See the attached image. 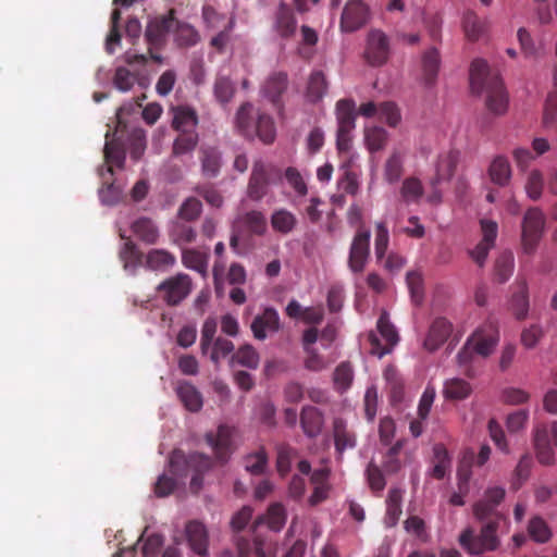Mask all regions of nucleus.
<instances>
[{
  "label": "nucleus",
  "instance_id": "1",
  "mask_svg": "<svg viewBox=\"0 0 557 557\" xmlns=\"http://www.w3.org/2000/svg\"><path fill=\"white\" fill-rule=\"evenodd\" d=\"M470 87L472 92H485V106L495 114H504L508 109L509 96L497 73H492L486 61L475 59L470 66Z\"/></svg>",
  "mask_w": 557,
  "mask_h": 557
},
{
  "label": "nucleus",
  "instance_id": "2",
  "mask_svg": "<svg viewBox=\"0 0 557 557\" xmlns=\"http://www.w3.org/2000/svg\"><path fill=\"white\" fill-rule=\"evenodd\" d=\"M498 341V330L492 322L484 324L467 338L456 356L457 364L467 377L473 379L476 374L473 367L475 358L484 359L491 356Z\"/></svg>",
  "mask_w": 557,
  "mask_h": 557
},
{
  "label": "nucleus",
  "instance_id": "3",
  "mask_svg": "<svg viewBox=\"0 0 557 557\" xmlns=\"http://www.w3.org/2000/svg\"><path fill=\"white\" fill-rule=\"evenodd\" d=\"M236 127L246 138L258 137L265 145L272 144L276 137L272 116L256 109L250 102L243 103L237 110Z\"/></svg>",
  "mask_w": 557,
  "mask_h": 557
},
{
  "label": "nucleus",
  "instance_id": "4",
  "mask_svg": "<svg viewBox=\"0 0 557 557\" xmlns=\"http://www.w3.org/2000/svg\"><path fill=\"white\" fill-rule=\"evenodd\" d=\"M507 523L503 515H496L495 518L482 523L479 532L472 528H467L459 535L460 546L470 555H482L486 552H495L500 546L498 531L500 524Z\"/></svg>",
  "mask_w": 557,
  "mask_h": 557
},
{
  "label": "nucleus",
  "instance_id": "5",
  "mask_svg": "<svg viewBox=\"0 0 557 557\" xmlns=\"http://www.w3.org/2000/svg\"><path fill=\"white\" fill-rule=\"evenodd\" d=\"M170 471L176 476H186L190 471L195 472L190 488L198 492L202 486V474L212 467V459L201 453L185 455L183 450L175 449L169 460Z\"/></svg>",
  "mask_w": 557,
  "mask_h": 557
},
{
  "label": "nucleus",
  "instance_id": "6",
  "mask_svg": "<svg viewBox=\"0 0 557 557\" xmlns=\"http://www.w3.org/2000/svg\"><path fill=\"white\" fill-rule=\"evenodd\" d=\"M533 444L537 461L543 466L554 465V449L557 447V422L554 421L536 426Z\"/></svg>",
  "mask_w": 557,
  "mask_h": 557
},
{
  "label": "nucleus",
  "instance_id": "7",
  "mask_svg": "<svg viewBox=\"0 0 557 557\" xmlns=\"http://www.w3.org/2000/svg\"><path fill=\"white\" fill-rule=\"evenodd\" d=\"M174 11L171 10L168 15H162L151 20L146 28L145 38L148 44L149 58L157 62H162V57L153 50L161 49L165 45V38L174 25Z\"/></svg>",
  "mask_w": 557,
  "mask_h": 557
},
{
  "label": "nucleus",
  "instance_id": "8",
  "mask_svg": "<svg viewBox=\"0 0 557 557\" xmlns=\"http://www.w3.org/2000/svg\"><path fill=\"white\" fill-rule=\"evenodd\" d=\"M391 55L389 37L381 29L372 28L368 32L363 51L364 61L373 67L384 65Z\"/></svg>",
  "mask_w": 557,
  "mask_h": 557
},
{
  "label": "nucleus",
  "instance_id": "9",
  "mask_svg": "<svg viewBox=\"0 0 557 557\" xmlns=\"http://www.w3.org/2000/svg\"><path fill=\"white\" fill-rule=\"evenodd\" d=\"M545 216L539 208H530L522 221L521 245L525 253L532 255L542 238Z\"/></svg>",
  "mask_w": 557,
  "mask_h": 557
},
{
  "label": "nucleus",
  "instance_id": "10",
  "mask_svg": "<svg viewBox=\"0 0 557 557\" xmlns=\"http://www.w3.org/2000/svg\"><path fill=\"white\" fill-rule=\"evenodd\" d=\"M193 282L188 274L177 273L157 286L162 300L171 307L180 305L191 292Z\"/></svg>",
  "mask_w": 557,
  "mask_h": 557
},
{
  "label": "nucleus",
  "instance_id": "11",
  "mask_svg": "<svg viewBox=\"0 0 557 557\" xmlns=\"http://www.w3.org/2000/svg\"><path fill=\"white\" fill-rule=\"evenodd\" d=\"M377 331L382 338L385 341V345H382L380 338L374 332H370L368 341L371 345L370 352L379 358L391 354L393 348L399 341L398 333L395 326L389 322V317L386 311H383L376 323Z\"/></svg>",
  "mask_w": 557,
  "mask_h": 557
},
{
  "label": "nucleus",
  "instance_id": "12",
  "mask_svg": "<svg viewBox=\"0 0 557 557\" xmlns=\"http://www.w3.org/2000/svg\"><path fill=\"white\" fill-rule=\"evenodd\" d=\"M371 233L364 227H359L356 232L348 257V267L354 273H361L366 269L370 256Z\"/></svg>",
  "mask_w": 557,
  "mask_h": 557
},
{
  "label": "nucleus",
  "instance_id": "13",
  "mask_svg": "<svg viewBox=\"0 0 557 557\" xmlns=\"http://www.w3.org/2000/svg\"><path fill=\"white\" fill-rule=\"evenodd\" d=\"M369 18V7L362 0H348L342 12L339 28L343 33H354L363 27Z\"/></svg>",
  "mask_w": 557,
  "mask_h": 557
},
{
  "label": "nucleus",
  "instance_id": "14",
  "mask_svg": "<svg viewBox=\"0 0 557 557\" xmlns=\"http://www.w3.org/2000/svg\"><path fill=\"white\" fill-rule=\"evenodd\" d=\"M206 442L212 448L216 460L220 463H225L233 453V429L220 425L216 432L206 434Z\"/></svg>",
  "mask_w": 557,
  "mask_h": 557
},
{
  "label": "nucleus",
  "instance_id": "15",
  "mask_svg": "<svg viewBox=\"0 0 557 557\" xmlns=\"http://www.w3.org/2000/svg\"><path fill=\"white\" fill-rule=\"evenodd\" d=\"M332 431L335 453L337 458L341 459L346 450L354 449L357 446V433L342 418H335L333 420Z\"/></svg>",
  "mask_w": 557,
  "mask_h": 557
},
{
  "label": "nucleus",
  "instance_id": "16",
  "mask_svg": "<svg viewBox=\"0 0 557 557\" xmlns=\"http://www.w3.org/2000/svg\"><path fill=\"white\" fill-rule=\"evenodd\" d=\"M253 337L258 341H264L269 333L280 330V317L274 308H265L261 314L252 320L250 325Z\"/></svg>",
  "mask_w": 557,
  "mask_h": 557
},
{
  "label": "nucleus",
  "instance_id": "17",
  "mask_svg": "<svg viewBox=\"0 0 557 557\" xmlns=\"http://www.w3.org/2000/svg\"><path fill=\"white\" fill-rule=\"evenodd\" d=\"M288 86L287 74L283 72H275L269 75L262 86V94L268 98L272 104L282 110L281 97L286 91Z\"/></svg>",
  "mask_w": 557,
  "mask_h": 557
},
{
  "label": "nucleus",
  "instance_id": "18",
  "mask_svg": "<svg viewBox=\"0 0 557 557\" xmlns=\"http://www.w3.org/2000/svg\"><path fill=\"white\" fill-rule=\"evenodd\" d=\"M268 170L263 161L257 160L253 162L252 172L248 183V196L252 200L262 199L268 191Z\"/></svg>",
  "mask_w": 557,
  "mask_h": 557
},
{
  "label": "nucleus",
  "instance_id": "19",
  "mask_svg": "<svg viewBox=\"0 0 557 557\" xmlns=\"http://www.w3.org/2000/svg\"><path fill=\"white\" fill-rule=\"evenodd\" d=\"M451 332L453 325L447 319H435L424 339V348L429 351H435L447 341Z\"/></svg>",
  "mask_w": 557,
  "mask_h": 557
},
{
  "label": "nucleus",
  "instance_id": "20",
  "mask_svg": "<svg viewBox=\"0 0 557 557\" xmlns=\"http://www.w3.org/2000/svg\"><path fill=\"white\" fill-rule=\"evenodd\" d=\"M510 298L509 309L517 320H524L529 312V288L525 280H517Z\"/></svg>",
  "mask_w": 557,
  "mask_h": 557
},
{
  "label": "nucleus",
  "instance_id": "21",
  "mask_svg": "<svg viewBox=\"0 0 557 557\" xmlns=\"http://www.w3.org/2000/svg\"><path fill=\"white\" fill-rule=\"evenodd\" d=\"M201 173L206 178H215L222 168V153L216 147L203 146L199 151Z\"/></svg>",
  "mask_w": 557,
  "mask_h": 557
},
{
  "label": "nucleus",
  "instance_id": "22",
  "mask_svg": "<svg viewBox=\"0 0 557 557\" xmlns=\"http://www.w3.org/2000/svg\"><path fill=\"white\" fill-rule=\"evenodd\" d=\"M300 424L305 435L314 438L322 431L324 416L317 407L305 406L300 412Z\"/></svg>",
  "mask_w": 557,
  "mask_h": 557
},
{
  "label": "nucleus",
  "instance_id": "23",
  "mask_svg": "<svg viewBox=\"0 0 557 557\" xmlns=\"http://www.w3.org/2000/svg\"><path fill=\"white\" fill-rule=\"evenodd\" d=\"M172 127L177 133L197 132L198 115L196 110L188 106H178L172 109Z\"/></svg>",
  "mask_w": 557,
  "mask_h": 557
},
{
  "label": "nucleus",
  "instance_id": "24",
  "mask_svg": "<svg viewBox=\"0 0 557 557\" xmlns=\"http://www.w3.org/2000/svg\"><path fill=\"white\" fill-rule=\"evenodd\" d=\"M186 536L190 548L199 556L208 554V532L199 521H189L186 524Z\"/></svg>",
  "mask_w": 557,
  "mask_h": 557
},
{
  "label": "nucleus",
  "instance_id": "25",
  "mask_svg": "<svg viewBox=\"0 0 557 557\" xmlns=\"http://www.w3.org/2000/svg\"><path fill=\"white\" fill-rule=\"evenodd\" d=\"M356 103L352 99H341L337 101V132H352L356 127Z\"/></svg>",
  "mask_w": 557,
  "mask_h": 557
},
{
  "label": "nucleus",
  "instance_id": "26",
  "mask_svg": "<svg viewBox=\"0 0 557 557\" xmlns=\"http://www.w3.org/2000/svg\"><path fill=\"white\" fill-rule=\"evenodd\" d=\"M458 160L459 153L456 150L441 153L437 158L436 174L432 182L433 185L449 181L454 176Z\"/></svg>",
  "mask_w": 557,
  "mask_h": 557
},
{
  "label": "nucleus",
  "instance_id": "27",
  "mask_svg": "<svg viewBox=\"0 0 557 557\" xmlns=\"http://www.w3.org/2000/svg\"><path fill=\"white\" fill-rule=\"evenodd\" d=\"M176 263V257L165 249H151L145 256L144 267L151 271L165 272Z\"/></svg>",
  "mask_w": 557,
  "mask_h": 557
},
{
  "label": "nucleus",
  "instance_id": "28",
  "mask_svg": "<svg viewBox=\"0 0 557 557\" xmlns=\"http://www.w3.org/2000/svg\"><path fill=\"white\" fill-rule=\"evenodd\" d=\"M275 30L283 38L292 37L297 28V21L290 8L281 3L275 15Z\"/></svg>",
  "mask_w": 557,
  "mask_h": 557
},
{
  "label": "nucleus",
  "instance_id": "29",
  "mask_svg": "<svg viewBox=\"0 0 557 557\" xmlns=\"http://www.w3.org/2000/svg\"><path fill=\"white\" fill-rule=\"evenodd\" d=\"M488 176L492 183L499 187H505L511 178V166L508 159L504 156L495 157L488 168Z\"/></svg>",
  "mask_w": 557,
  "mask_h": 557
},
{
  "label": "nucleus",
  "instance_id": "30",
  "mask_svg": "<svg viewBox=\"0 0 557 557\" xmlns=\"http://www.w3.org/2000/svg\"><path fill=\"white\" fill-rule=\"evenodd\" d=\"M176 393L187 410L197 412L202 408V395L191 383H180Z\"/></svg>",
  "mask_w": 557,
  "mask_h": 557
},
{
  "label": "nucleus",
  "instance_id": "31",
  "mask_svg": "<svg viewBox=\"0 0 557 557\" xmlns=\"http://www.w3.org/2000/svg\"><path fill=\"white\" fill-rule=\"evenodd\" d=\"M286 510L281 503L270 505L265 515L259 516L255 521L256 525L265 523L270 530L278 532L286 522Z\"/></svg>",
  "mask_w": 557,
  "mask_h": 557
},
{
  "label": "nucleus",
  "instance_id": "32",
  "mask_svg": "<svg viewBox=\"0 0 557 557\" xmlns=\"http://www.w3.org/2000/svg\"><path fill=\"white\" fill-rule=\"evenodd\" d=\"M441 65L440 51L436 48H430L422 55V75L426 86L434 85Z\"/></svg>",
  "mask_w": 557,
  "mask_h": 557
},
{
  "label": "nucleus",
  "instance_id": "33",
  "mask_svg": "<svg viewBox=\"0 0 557 557\" xmlns=\"http://www.w3.org/2000/svg\"><path fill=\"white\" fill-rule=\"evenodd\" d=\"M403 491L400 488H391L386 499V513L384 518L385 525L395 527L401 515Z\"/></svg>",
  "mask_w": 557,
  "mask_h": 557
},
{
  "label": "nucleus",
  "instance_id": "34",
  "mask_svg": "<svg viewBox=\"0 0 557 557\" xmlns=\"http://www.w3.org/2000/svg\"><path fill=\"white\" fill-rule=\"evenodd\" d=\"M199 141L197 132L177 133L172 146V156L180 158L191 154Z\"/></svg>",
  "mask_w": 557,
  "mask_h": 557
},
{
  "label": "nucleus",
  "instance_id": "35",
  "mask_svg": "<svg viewBox=\"0 0 557 557\" xmlns=\"http://www.w3.org/2000/svg\"><path fill=\"white\" fill-rule=\"evenodd\" d=\"M472 386L469 382L460 377H454L445 381L443 394L446 399L462 400L470 396Z\"/></svg>",
  "mask_w": 557,
  "mask_h": 557
},
{
  "label": "nucleus",
  "instance_id": "36",
  "mask_svg": "<svg viewBox=\"0 0 557 557\" xmlns=\"http://www.w3.org/2000/svg\"><path fill=\"white\" fill-rule=\"evenodd\" d=\"M104 161L108 164L104 174H108L110 178L113 176V169L112 166L123 168L125 162V151L123 147L111 140H107L104 145Z\"/></svg>",
  "mask_w": 557,
  "mask_h": 557
},
{
  "label": "nucleus",
  "instance_id": "37",
  "mask_svg": "<svg viewBox=\"0 0 557 557\" xmlns=\"http://www.w3.org/2000/svg\"><path fill=\"white\" fill-rule=\"evenodd\" d=\"M133 233L144 243L152 245L159 238V231L152 220L139 218L132 224Z\"/></svg>",
  "mask_w": 557,
  "mask_h": 557
},
{
  "label": "nucleus",
  "instance_id": "38",
  "mask_svg": "<svg viewBox=\"0 0 557 557\" xmlns=\"http://www.w3.org/2000/svg\"><path fill=\"white\" fill-rule=\"evenodd\" d=\"M260 356L255 347L250 344L240 346L231 357V363H237L249 369H257Z\"/></svg>",
  "mask_w": 557,
  "mask_h": 557
},
{
  "label": "nucleus",
  "instance_id": "39",
  "mask_svg": "<svg viewBox=\"0 0 557 557\" xmlns=\"http://www.w3.org/2000/svg\"><path fill=\"white\" fill-rule=\"evenodd\" d=\"M327 91V82L325 75L321 71H314L311 73L308 87L307 97L311 102L320 101Z\"/></svg>",
  "mask_w": 557,
  "mask_h": 557
},
{
  "label": "nucleus",
  "instance_id": "40",
  "mask_svg": "<svg viewBox=\"0 0 557 557\" xmlns=\"http://www.w3.org/2000/svg\"><path fill=\"white\" fill-rule=\"evenodd\" d=\"M405 154L399 150H394L385 162L384 177L388 183H396L400 180L404 172Z\"/></svg>",
  "mask_w": 557,
  "mask_h": 557
},
{
  "label": "nucleus",
  "instance_id": "41",
  "mask_svg": "<svg viewBox=\"0 0 557 557\" xmlns=\"http://www.w3.org/2000/svg\"><path fill=\"white\" fill-rule=\"evenodd\" d=\"M297 457V450L287 445V444H280L276 447V470L278 474L284 478L286 476L290 469L294 459Z\"/></svg>",
  "mask_w": 557,
  "mask_h": 557
},
{
  "label": "nucleus",
  "instance_id": "42",
  "mask_svg": "<svg viewBox=\"0 0 557 557\" xmlns=\"http://www.w3.org/2000/svg\"><path fill=\"white\" fill-rule=\"evenodd\" d=\"M297 224L296 216L286 209L275 210L271 216V225L274 231L288 234Z\"/></svg>",
  "mask_w": 557,
  "mask_h": 557
},
{
  "label": "nucleus",
  "instance_id": "43",
  "mask_svg": "<svg viewBox=\"0 0 557 557\" xmlns=\"http://www.w3.org/2000/svg\"><path fill=\"white\" fill-rule=\"evenodd\" d=\"M244 466L246 471L250 474H263L268 466V454L265 449L261 447L257 451L248 454L244 458Z\"/></svg>",
  "mask_w": 557,
  "mask_h": 557
},
{
  "label": "nucleus",
  "instance_id": "44",
  "mask_svg": "<svg viewBox=\"0 0 557 557\" xmlns=\"http://www.w3.org/2000/svg\"><path fill=\"white\" fill-rule=\"evenodd\" d=\"M528 532L534 542L541 544L547 543L553 536V532L546 521L539 516L533 517L529 521Z\"/></svg>",
  "mask_w": 557,
  "mask_h": 557
},
{
  "label": "nucleus",
  "instance_id": "45",
  "mask_svg": "<svg viewBox=\"0 0 557 557\" xmlns=\"http://www.w3.org/2000/svg\"><path fill=\"white\" fill-rule=\"evenodd\" d=\"M513 255L510 251L503 252L495 262V278L499 284L506 283L513 272Z\"/></svg>",
  "mask_w": 557,
  "mask_h": 557
},
{
  "label": "nucleus",
  "instance_id": "46",
  "mask_svg": "<svg viewBox=\"0 0 557 557\" xmlns=\"http://www.w3.org/2000/svg\"><path fill=\"white\" fill-rule=\"evenodd\" d=\"M243 225L253 235H263L267 231V219L262 212L251 210L242 218Z\"/></svg>",
  "mask_w": 557,
  "mask_h": 557
},
{
  "label": "nucleus",
  "instance_id": "47",
  "mask_svg": "<svg viewBox=\"0 0 557 557\" xmlns=\"http://www.w3.org/2000/svg\"><path fill=\"white\" fill-rule=\"evenodd\" d=\"M169 235L171 240L181 247L190 244L196 239V231L185 223L173 224Z\"/></svg>",
  "mask_w": 557,
  "mask_h": 557
},
{
  "label": "nucleus",
  "instance_id": "48",
  "mask_svg": "<svg viewBox=\"0 0 557 557\" xmlns=\"http://www.w3.org/2000/svg\"><path fill=\"white\" fill-rule=\"evenodd\" d=\"M182 262L186 268L205 273L208 264V256L195 249H184Z\"/></svg>",
  "mask_w": 557,
  "mask_h": 557
},
{
  "label": "nucleus",
  "instance_id": "49",
  "mask_svg": "<svg viewBox=\"0 0 557 557\" xmlns=\"http://www.w3.org/2000/svg\"><path fill=\"white\" fill-rule=\"evenodd\" d=\"M387 132L383 127H369L364 131V140L370 151L383 149L387 143Z\"/></svg>",
  "mask_w": 557,
  "mask_h": 557
},
{
  "label": "nucleus",
  "instance_id": "50",
  "mask_svg": "<svg viewBox=\"0 0 557 557\" xmlns=\"http://www.w3.org/2000/svg\"><path fill=\"white\" fill-rule=\"evenodd\" d=\"M354 379V370L351 364L348 361L341 362L333 374V381L335 384V387L344 392L348 389L352 383Z\"/></svg>",
  "mask_w": 557,
  "mask_h": 557
},
{
  "label": "nucleus",
  "instance_id": "51",
  "mask_svg": "<svg viewBox=\"0 0 557 557\" xmlns=\"http://www.w3.org/2000/svg\"><path fill=\"white\" fill-rule=\"evenodd\" d=\"M463 29L467 38L478 40L484 33V22L473 12H467L463 16Z\"/></svg>",
  "mask_w": 557,
  "mask_h": 557
},
{
  "label": "nucleus",
  "instance_id": "52",
  "mask_svg": "<svg viewBox=\"0 0 557 557\" xmlns=\"http://www.w3.org/2000/svg\"><path fill=\"white\" fill-rule=\"evenodd\" d=\"M533 465V459L530 454H524L519 459V462L513 471V480L511 486L513 490H518L521 487L523 482H525L530 475L531 468Z\"/></svg>",
  "mask_w": 557,
  "mask_h": 557
},
{
  "label": "nucleus",
  "instance_id": "53",
  "mask_svg": "<svg viewBox=\"0 0 557 557\" xmlns=\"http://www.w3.org/2000/svg\"><path fill=\"white\" fill-rule=\"evenodd\" d=\"M120 258L126 267H137V265H144L145 263V256L144 253L138 249V247L132 242L127 240L125 242L123 248L120 251Z\"/></svg>",
  "mask_w": 557,
  "mask_h": 557
},
{
  "label": "nucleus",
  "instance_id": "54",
  "mask_svg": "<svg viewBox=\"0 0 557 557\" xmlns=\"http://www.w3.org/2000/svg\"><path fill=\"white\" fill-rule=\"evenodd\" d=\"M401 197L405 202H418L423 195V187L418 178H406L400 189Z\"/></svg>",
  "mask_w": 557,
  "mask_h": 557
},
{
  "label": "nucleus",
  "instance_id": "55",
  "mask_svg": "<svg viewBox=\"0 0 557 557\" xmlns=\"http://www.w3.org/2000/svg\"><path fill=\"white\" fill-rule=\"evenodd\" d=\"M406 282L408 289L410 292V296L412 301L416 305H420L423 301L424 289H423V278L420 272L410 271L407 273Z\"/></svg>",
  "mask_w": 557,
  "mask_h": 557
},
{
  "label": "nucleus",
  "instance_id": "56",
  "mask_svg": "<svg viewBox=\"0 0 557 557\" xmlns=\"http://www.w3.org/2000/svg\"><path fill=\"white\" fill-rule=\"evenodd\" d=\"M235 94V86L226 76H218L214 83V96L222 103H228Z\"/></svg>",
  "mask_w": 557,
  "mask_h": 557
},
{
  "label": "nucleus",
  "instance_id": "57",
  "mask_svg": "<svg viewBox=\"0 0 557 557\" xmlns=\"http://www.w3.org/2000/svg\"><path fill=\"white\" fill-rule=\"evenodd\" d=\"M389 244V234L385 222L375 224V257L380 261L384 258Z\"/></svg>",
  "mask_w": 557,
  "mask_h": 557
},
{
  "label": "nucleus",
  "instance_id": "58",
  "mask_svg": "<svg viewBox=\"0 0 557 557\" xmlns=\"http://www.w3.org/2000/svg\"><path fill=\"white\" fill-rule=\"evenodd\" d=\"M137 81V74L131 72L128 69L120 66L115 70L113 84L120 91L125 92L131 90Z\"/></svg>",
  "mask_w": 557,
  "mask_h": 557
},
{
  "label": "nucleus",
  "instance_id": "59",
  "mask_svg": "<svg viewBox=\"0 0 557 557\" xmlns=\"http://www.w3.org/2000/svg\"><path fill=\"white\" fill-rule=\"evenodd\" d=\"M218 322L214 318H207L201 327L200 349L206 355L215 341Z\"/></svg>",
  "mask_w": 557,
  "mask_h": 557
},
{
  "label": "nucleus",
  "instance_id": "60",
  "mask_svg": "<svg viewBox=\"0 0 557 557\" xmlns=\"http://www.w3.org/2000/svg\"><path fill=\"white\" fill-rule=\"evenodd\" d=\"M202 211V203L195 197H188L178 209V216L184 221H195Z\"/></svg>",
  "mask_w": 557,
  "mask_h": 557
},
{
  "label": "nucleus",
  "instance_id": "61",
  "mask_svg": "<svg viewBox=\"0 0 557 557\" xmlns=\"http://www.w3.org/2000/svg\"><path fill=\"white\" fill-rule=\"evenodd\" d=\"M210 360L219 364L222 358H225L234 350V344L224 337H216L211 345Z\"/></svg>",
  "mask_w": 557,
  "mask_h": 557
},
{
  "label": "nucleus",
  "instance_id": "62",
  "mask_svg": "<svg viewBox=\"0 0 557 557\" xmlns=\"http://www.w3.org/2000/svg\"><path fill=\"white\" fill-rule=\"evenodd\" d=\"M196 193L201 196L208 205L214 208H221L224 202V198L219 189L214 186L205 184L196 187Z\"/></svg>",
  "mask_w": 557,
  "mask_h": 557
},
{
  "label": "nucleus",
  "instance_id": "63",
  "mask_svg": "<svg viewBox=\"0 0 557 557\" xmlns=\"http://www.w3.org/2000/svg\"><path fill=\"white\" fill-rule=\"evenodd\" d=\"M544 186L543 175L539 170H532L528 176L525 190L532 200H537L542 196Z\"/></svg>",
  "mask_w": 557,
  "mask_h": 557
},
{
  "label": "nucleus",
  "instance_id": "64",
  "mask_svg": "<svg viewBox=\"0 0 557 557\" xmlns=\"http://www.w3.org/2000/svg\"><path fill=\"white\" fill-rule=\"evenodd\" d=\"M285 178L289 186L295 190V193L304 197L308 194L307 184L300 174V172L293 166H289L285 170Z\"/></svg>",
  "mask_w": 557,
  "mask_h": 557
}]
</instances>
